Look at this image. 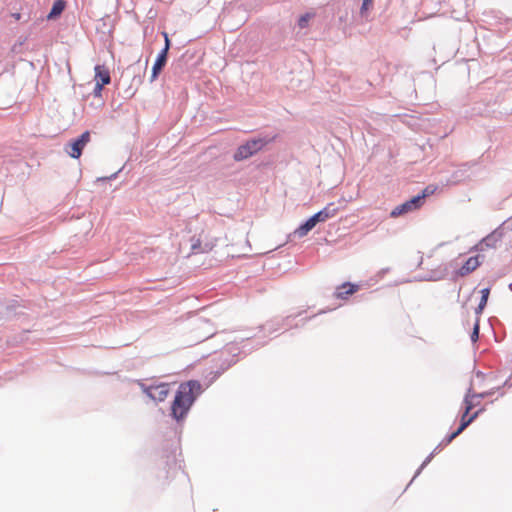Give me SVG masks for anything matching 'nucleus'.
Returning <instances> with one entry per match:
<instances>
[{
    "label": "nucleus",
    "instance_id": "nucleus-22",
    "mask_svg": "<svg viewBox=\"0 0 512 512\" xmlns=\"http://www.w3.org/2000/svg\"><path fill=\"white\" fill-rule=\"evenodd\" d=\"M432 192H433V190L429 191V188L427 187V188H425V189H424V191H423V193H422V194H424V193H425V194H426V196H427V195H429V194H430V193H432Z\"/></svg>",
    "mask_w": 512,
    "mask_h": 512
},
{
    "label": "nucleus",
    "instance_id": "nucleus-20",
    "mask_svg": "<svg viewBox=\"0 0 512 512\" xmlns=\"http://www.w3.org/2000/svg\"><path fill=\"white\" fill-rule=\"evenodd\" d=\"M162 34H163L164 39H165V46L164 47H166V50H169V48H170V40H169L168 34L166 32H163Z\"/></svg>",
    "mask_w": 512,
    "mask_h": 512
},
{
    "label": "nucleus",
    "instance_id": "nucleus-7",
    "mask_svg": "<svg viewBox=\"0 0 512 512\" xmlns=\"http://www.w3.org/2000/svg\"><path fill=\"white\" fill-rule=\"evenodd\" d=\"M90 141L89 131H85L78 139L72 141L67 148V153L72 158H79L82 154L84 147Z\"/></svg>",
    "mask_w": 512,
    "mask_h": 512
},
{
    "label": "nucleus",
    "instance_id": "nucleus-21",
    "mask_svg": "<svg viewBox=\"0 0 512 512\" xmlns=\"http://www.w3.org/2000/svg\"><path fill=\"white\" fill-rule=\"evenodd\" d=\"M169 50H166V47L163 48V50L159 53L158 57H162L164 60L167 61V54Z\"/></svg>",
    "mask_w": 512,
    "mask_h": 512
},
{
    "label": "nucleus",
    "instance_id": "nucleus-9",
    "mask_svg": "<svg viewBox=\"0 0 512 512\" xmlns=\"http://www.w3.org/2000/svg\"><path fill=\"white\" fill-rule=\"evenodd\" d=\"M480 255L469 257L465 263L455 271V275L465 277L475 271L481 265Z\"/></svg>",
    "mask_w": 512,
    "mask_h": 512
},
{
    "label": "nucleus",
    "instance_id": "nucleus-8",
    "mask_svg": "<svg viewBox=\"0 0 512 512\" xmlns=\"http://www.w3.org/2000/svg\"><path fill=\"white\" fill-rule=\"evenodd\" d=\"M478 413H479V411H476V412H474L473 414L470 415V413H466V409H465L464 413H463V415L461 417L460 426L458 427V429L456 431H454L449 436H447L443 440V443L445 445H448L449 443H451L478 416Z\"/></svg>",
    "mask_w": 512,
    "mask_h": 512
},
{
    "label": "nucleus",
    "instance_id": "nucleus-3",
    "mask_svg": "<svg viewBox=\"0 0 512 512\" xmlns=\"http://www.w3.org/2000/svg\"><path fill=\"white\" fill-rule=\"evenodd\" d=\"M426 197V194H421L412 197L410 200L396 206L390 213L392 218H397L406 213L412 212L414 210L419 209L423 205V200Z\"/></svg>",
    "mask_w": 512,
    "mask_h": 512
},
{
    "label": "nucleus",
    "instance_id": "nucleus-18",
    "mask_svg": "<svg viewBox=\"0 0 512 512\" xmlns=\"http://www.w3.org/2000/svg\"><path fill=\"white\" fill-rule=\"evenodd\" d=\"M373 7V0H363L360 12L366 15L367 12Z\"/></svg>",
    "mask_w": 512,
    "mask_h": 512
},
{
    "label": "nucleus",
    "instance_id": "nucleus-16",
    "mask_svg": "<svg viewBox=\"0 0 512 512\" xmlns=\"http://www.w3.org/2000/svg\"><path fill=\"white\" fill-rule=\"evenodd\" d=\"M490 294V288H484L481 290V300L478 305V311L481 312L487 304L488 297Z\"/></svg>",
    "mask_w": 512,
    "mask_h": 512
},
{
    "label": "nucleus",
    "instance_id": "nucleus-6",
    "mask_svg": "<svg viewBox=\"0 0 512 512\" xmlns=\"http://www.w3.org/2000/svg\"><path fill=\"white\" fill-rule=\"evenodd\" d=\"M493 394V390L476 393L472 388H470L464 397V406L466 407V413H470L475 407L479 406L481 404V399L491 396Z\"/></svg>",
    "mask_w": 512,
    "mask_h": 512
},
{
    "label": "nucleus",
    "instance_id": "nucleus-19",
    "mask_svg": "<svg viewBox=\"0 0 512 512\" xmlns=\"http://www.w3.org/2000/svg\"><path fill=\"white\" fill-rule=\"evenodd\" d=\"M479 338V321L477 320L474 324L473 331L471 334V340L476 342Z\"/></svg>",
    "mask_w": 512,
    "mask_h": 512
},
{
    "label": "nucleus",
    "instance_id": "nucleus-17",
    "mask_svg": "<svg viewBox=\"0 0 512 512\" xmlns=\"http://www.w3.org/2000/svg\"><path fill=\"white\" fill-rule=\"evenodd\" d=\"M314 16V14H311V13H306L304 15H302L299 20H298V25L300 28H305L307 27L309 21L311 20V18Z\"/></svg>",
    "mask_w": 512,
    "mask_h": 512
},
{
    "label": "nucleus",
    "instance_id": "nucleus-14",
    "mask_svg": "<svg viewBox=\"0 0 512 512\" xmlns=\"http://www.w3.org/2000/svg\"><path fill=\"white\" fill-rule=\"evenodd\" d=\"M65 9V2L63 0H56L53 3L52 9L48 14V19H54L58 17Z\"/></svg>",
    "mask_w": 512,
    "mask_h": 512
},
{
    "label": "nucleus",
    "instance_id": "nucleus-1",
    "mask_svg": "<svg viewBox=\"0 0 512 512\" xmlns=\"http://www.w3.org/2000/svg\"><path fill=\"white\" fill-rule=\"evenodd\" d=\"M201 393V384L196 380L181 383L171 405V415L177 421L184 419Z\"/></svg>",
    "mask_w": 512,
    "mask_h": 512
},
{
    "label": "nucleus",
    "instance_id": "nucleus-15",
    "mask_svg": "<svg viewBox=\"0 0 512 512\" xmlns=\"http://www.w3.org/2000/svg\"><path fill=\"white\" fill-rule=\"evenodd\" d=\"M166 64V60H164L162 57H157L154 65H153V68H152V75H151V79L150 81H154L159 73L162 71L163 67L165 66Z\"/></svg>",
    "mask_w": 512,
    "mask_h": 512
},
{
    "label": "nucleus",
    "instance_id": "nucleus-11",
    "mask_svg": "<svg viewBox=\"0 0 512 512\" xmlns=\"http://www.w3.org/2000/svg\"><path fill=\"white\" fill-rule=\"evenodd\" d=\"M338 211L339 209L334 205V203H329L322 210L314 214V217L318 223L325 222L326 220L336 216Z\"/></svg>",
    "mask_w": 512,
    "mask_h": 512
},
{
    "label": "nucleus",
    "instance_id": "nucleus-12",
    "mask_svg": "<svg viewBox=\"0 0 512 512\" xmlns=\"http://www.w3.org/2000/svg\"><path fill=\"white\" fill-rule=\"evenodd\" d=\"M96 89L101 91L104 85L110 83L109 71L101 66L95 67Z\"/></svg>",
    "mask_w": 512,
    "mask_h": 512
},
{
    "label": "nucleus",
    "instance_id": "nucleus-5",
    "mask_svg": "<svg viewBox=\"0 0 512 512\" xmlns=\"http://www.w3.org/2000/svg\"><path fill=\"white\" fill-rule=\"evenodd\" d=\"M142 391L152 400L157 402L164 401L169 395V385L167 383H160L157 385L141 384Z\"/></svg>",
    "mask_w": 512,
    "mask_h": 512
},
{
    "label": "nucleus",
    "instance_id": "nucleus-4",
    "mask_svg": "<svg viewBox=\"0 0 512 512\" xmlns=\"http://www.w3.org/2000/svg\"><path fill=\"white\" fill-rule=\"evenodd\" d=\"M190 243H191V253L192 254L208 253L215 246L214 240L209 239L208 236L205 235L203 232L197 236L191 237Z\"/></svg>",
    "mask_w": 512,
    "mask_h": 512
},
{
    "label": "nucleus",
    "instance_id": "nucleus-10",
    "mask_svg": "<svg viewBox=\"0 0 512 512\" xmlns=\"http://www.w3.org/2000/svg\"><path fill=\"white\" fill-rule=\"evenodd\" d=\"M359 290V286L350 282L343 283L336 288L334 296L337 299H347L350 295L356 293Z\"/></svg>",
    "mask_w": 512,
    "mask_h": 512
},
{
    "label": "nucleus",
    "instance_id": "nucleus-13",
    "mask_svg": "<svg viewBox=\"0 0 512 512\" xmlns=\"http://www.w3.org/2000/svg\"><path fill=\"white\" fill-rule=\"evenodd\" d=\"M316 218L311 216L304 224L300 225L296 230L295 234L298 237L306 236L317 224Z\"/></svg>",
    "mask_w": 512,
    "mask_h": 512
},
{
    "label": "nucleus",
    "instance_id": "nucleus-2",
    "mask_svg": "<svg viewBox=\"0 0 512 512\" xmlns=\"http://www.w3.org/2000/svg\"><path fill=\"white\" fill-rule=\"evenodd\" d=\"M271 141L272 139L266 138H257L247 141L238 147L234 154V160L241 161L253 156L258 151L262 150Z\"/></svg>",
    "mask_w": 512,
    "mask_h": 512
}]
</instances>
